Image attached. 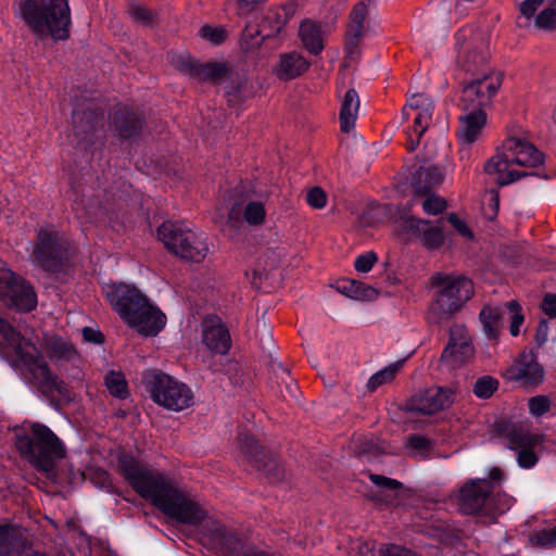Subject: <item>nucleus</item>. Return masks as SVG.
I'll use <instances>...</instances> for the list:
<instances>
[{"instance_id":"7c9ffc66","label":"nucleus","mask_w":556,"mask_h":556,"mask_svg":"<svg viewBox=\"0 0 556 556\" xmlns=\"http://www.w3.org/2000/svg\"><path fill=\"white\" fill-rule=\"evenodd\" d=\"M239 447L249 462L254 464V466L257 468H261L263 454L261 447L252 437L248 434H241L239 437Z\"/></svg>"},{"instance_id":"c9c22d12","label":"nucleus","mask_w":556,"mask_h":556,"mask_svg":"<svg viewBox=\"0 0 556 556\" xmlns=\"http://www.w3.org/2000/svg\"><path fill=\"white\" fill-rule=\"evenodd\" d=\"M47 353L51 358H66L70 359L75 354L73 348L65 341L59 338H53L47 343Z\"/></svg>"},{"instance_id":"f03ea898","label":"nucleus","mask_w":556,"mask_h":556,"mask_svg":"<svg viewBox=\"0 0 556 556\" xmlns=\"http://www.w3.org/2000/svg\"><path fill=\"white\" fill-rule=\"evenodd\" d=\"M103 292L114 311L139 334L153 337L165 327L166 316L134 286L109 283Z\"/></svg>"},{"instance_id":"79ce46f5","label":"nucleus","mask_w":556,"mask_h":556,"mask_svg":"<svg viewBox=\"0 0 556 556\" xmlns=\"http://www.w3.org/2000/svg\"><path fill=\"white\" fill-rule=\"evenodd\" d=\"M244 219L250 225L263 224L266 212L261 202H250L244 208Z\"/></svg>"},{"instance_id":"69168bd1","label":"nucleus","mask_w":556,"mask_h":556,"mask_svg":"<svg viewBox=\"0 0 556 556\" xmlns=\"http://www.w3.org/2000/svg\"><path fill=\"white\" fill-rule=\"evenodd\" d=\"M97 476H98V479H99V481H98V482H99L101 485H105V484H106V482H108V479H109V478H108V473H106L105 471H103V470H99V471H97Z\"/></svg>"},{"instance_id":"412c9836","label":"nucleus","mask_w":556,"mask_h":556,"mask_svg":"<svg viewBox=\"0 0 556 556\" xmlns=\"http://www.w3.org/2000/svg\"><path fill=\"white\" fill-rule=\"evenodd\" d=\"M403 226L412 233L420 237L421 242L428 249H437L444 242L442 229L437 226H431L427 220L414 216H406L403 218Z\"/></svg>"},{"instance_id":"a19ab883","label":"nucleus","mask_w":556,"mask_h":556,"mask_svg":"<svg viewBox=\"0 0 556 556\" xmlns=\"http://www.w3.org/2000/svg\"><path fill=\"white\" fill-rule=\"evenodd\" d=\"M534 25L540 29L556 27V1L535 16Z\"/></svg>"},{"instance_id":"864d4df0","label":"nucleus","mask_w":556,"mask_h":556,"mask_svg":"<svg viewBox=\"0 0 556 556\" xmlns=\"http://www.w3.org/2000/svg\"><path fill=\"white\" fill-rule=\"evenodd\" d=\"M447 220L451 223V225L458 231L459 235H462L465 238L471 239L472 232L469 229L468 225L465 220L460 219L455 214H450L447 217Z\"/></svg>"},{"instance_id":"473e14b6","label":"nucleus","mask_w":556,"mask_h":556,"mask_svg":"<svg viewBox=\"0 0 556 556\" xmlns=\"http://www.w3.org/2000/svg\"><path fill=\"white\" fill-rule=\"evenodd\" d=\"M22 279L9 268H0V301L12 300L10 293L14 291V288H18V282Z\"/></svg>"},{"instance_id":"4d7b16f0","label":"nucleus","mask_w":556,"mask_h":556,"mask_svg":"<svg viewBox=\"0 0 556 556\" xmlns=\"http://www.w3.org/2000/svg\"><path fill=\"white\" fill-rule=\"evenodd\" d=\"M429 445V441L420 435H413L408 439V446L417 452L425 451Z\"/></svg>"},{"instance_id":"338daca9","label":"nucleus","mask_w":556,"mask_h":556,"mask_svg":"<svg viewBox=\"0 0 556 556\" xmlns=\"http://www.w3.org/2000/svg\"><path fill=\"white\" fill-rule=\"evenodd\" d=\"M279 261L278 260H275L271 264H270V268H274L278 265Z\"/></svg>"},{"instance_id":"9b49d317","label":"nucleus","mask_w":556,"mask_h":556,"mask_svg":"<svg viewBox=\"0 0 556 556\" xmlns=\"http://www.w3.org/2000/svg\"><path fill=\"white\" fill-rule=\"evenodd\" d=\"M65 242L51 227L38 231L37 242L33 250V258L47 270H54L59 265Z\"/></svg>"},{"instance_id":"13d9d810","label":"nucleus","mask_w":556,"mask_h":556,"mask_svg":"<svg viewBox=\"0 0 556 556\" xmlns=\"http://www.w3.org/2000/svg\"><path fill=\"white\" fill-rule=\"evenodd\" d=\"M83 337L85 341L92 342V343H100L102 342V333L99 330H96L90 327H85L83 329Z\"/></svg>"},{"instance_id":"20e7f679","label":"nucleus","mask_w":556,"mask_h":556,"mask_svg":"<svg viewBox=\"0 0 556 556\" xmlns=\"http://www.w3.org/2000/svg\"><path fill=\"white\" fill-rule=\"evenodd\" d=\"M15 14L38 37L64 40L68 37V0H16Z\"/></svg>"},{"instance_id":"c03bdc74","label":"nucleus","mask_w":556,"mask_h":556,"mask_svg":"<svg viewBox=\"0 0 556 556\" xmlns=\"http://www.w3.org/2000/svg\"><path fill=\"white\" fill-rule=\"evenodd\" d=\"M421 206L426 214L438 215L446 208V201L438 194H430L422 200Z\"/></svg>"},{"instance_id":"393cba45","label":"nucleus","mask_w":556,"mask_h":556,"mask_svg":"<svg viewBox=\"0 0 556 556\" xmlns=\"http://www.w3.org/2000/svg\"><path fill=\"white\" fill-rule=\"evenodd\" d=\"M359 109V99L354 89L345 92L340 109V127L342 131H350L355 126Z\"/></svg>"},{"instance_id":"e433bc0d","label":"nucleus","mask_w":556,"mask_h":556,"mask_svg":"<svg viewBox=\"0 0 556 556\" xmlns=\"http://www.w3.org/2000/svg\"><path fill=\"white\" fill-rule=\"evenodd\" d=\"M115 126L122 137L128 138L141 128V121L132 113L125 118L115 116Z\"/></svg>"},{"instance_id":"c85d7f7f","label":"nucleus","mask_w":556,"mask_h":556,"mask_svg":"<svg viewBox=\"0 0 556 556\" xmlns=\"http://www.w3.org/2000/svg\"><path fill=\"white\" fill-rule=\"evenodd\" d=\"M281 25H278L276 29L270 31H265L264 27L258 29L257 27H253L252 25H248L241 36L240 47L242 50L250 52L258 48L262 41L265 38L274 36L276 33L280 30Z\"/></svg>"},{"instance_id":"f8f14e48","label":"nucleus","mask_w":556,"mask_h":556,"mask_svg":"<svg viewBox=\"0 0 556 556\" xmlns=\"http://www.w3.org/2000/svg\"><path fill=\"white\" fill-rule=\"evenodd\" d=\"M433 111L432 101L425 94H413L407 105L404 108L403 114L406 118L414 114V126L408 131V148L415 150L419 143L420 137L428 128Z\"/></svg>"},{"instance_id":"6e6552de","label":"nucleus","mask_w":556,"mask_h":556,"mask_svg":"<svg viewBox=\"0 0 556 556\" xmlns=\"http://www.w3.org/2000/svg\"><path fill=\"white\" fill-rule=\"evenodd\" d=\"M456 40V63L468 72L478 73L485 70L489 59V37L481 31H475L470 27H465L455 35Z\"/></svg>"},{"instance_id":"f257e3e1","label":"nucleus","mask_w":556,"mask_h":556,"mask_svg":"<svg viewBox=\"0 0 556 556\" xmlns=\"http://www.w3.org/2000/svg\"><path fill=\"white\" fill-rule=\"evenodd\" d=\"M544 154L523 134L508 136L484 165V170L505 186L528 175L544 163Z\"/></svg>"},{"instance_id":"0eeeda50","label":"nucleus","mask_w":556,"mask_h":556,"mask_svg":"<svg viewBox=\"0 0 556 556\" xmlns=\"http://www.w3.org/2000/svg\"><path fill=\"white\" fill-rule=\"evenodd\" d=\"M21 452L40 470L50 473L55 460L64 456V447L56 435L46 426L35 424L28 438L18 442Z\"/></svg>"},{"instance_id":"1a4fd4ad","label":"nucleus","mask_w":556,"mask_h":556,"mask_svg":"<svg viewBox=\"0 0 556 556\" xmlns=\"http://www.w3.org/2000/svg\"><path fill=\"white\" fill-rule=\"evenodd\" d=\"M151 397L157 405L180 412L193 404V392L184 382L168 375H157L151 389Z\"/></svg>"},{"instance_id":"6e6d98bb","label":"nucleus","mask_w":556,"mask_h":556,"mask_svg":"<svg viewBox=\"0 0 556 556\" xmlns=\"http://www.w3.org/2000/svg\"><path fill=\"white\" fill-rule=\"evenodd\" d=\"M542 308L544 313L551 317H556V294L545 295Z\"/></svg>"},{"instance_id":"c756f323","label":"nucleus","mask_w":556,"mask_h":556,"mask_svg":"<svg viewBox=\"0 0 556 556\" xmlns=\"http://www.w3.org/2000/svg\"><path fill=\"white\" fill-rule=\"evenodd\" d=\"M22 539V531L13 526H0V556H8Z\"/></svg>"},{"instance_id":"774afa93","label":"nucleus","mask_w":556,"mask_h":556,"mask_svg":"<svg viewBox=\"0 0 556 556\" xmlns=\"http://www.w3.org/2000/svg\"><path fill=\"white\" fill-rule=\"evenodd\" d=\"M35 556H45V555H35Z\"/></svg>"},{"instance_id":"39448f33","label":"nucleus","mask_w":556,"mask_h":556,"mask_svg":"<svg viewBox=\"0 0 556 556\" xmlns=\"http://www.w3.org/2000/svg\"><path fill=\"white\" fill-rule=\"evenodd\" d=\"M431 282L435 291L428 309V320L432 324L450 319L473 295V285L464 276L438 273Z\"/></svg>"},{"instance_id":"603ef678","label":"nucleus","mask_w":556,"mask_h":556,"mask_svg":"<svg viewBox=\"0 0 556 556\" xmlns=\"http://www.w3.org/2000/svg\"><path fill=\"white\" fill-rule=\"evenodd\" d=\"M544 1L545 0H523L519 4L521 15L527 20H530Z\"/></svg>"},{"instance_id":"052dcab7","label":"nucleus","mask_w":556,"mask_h":556,"mask_svg":"<svg viewBox=\"0 0 556 556\" xmlns=\"http://www.w3.org/2000/svg\"><path fill=\"white\" fill-rule=\"evenodd\" d=\"M548 326L546 321H541L536 329L535 340L538 344H543L547 340Z\"/></svg>"},{"instance_id":"2eb2a0df","label":"nucleus","mask_w":556,"mask_h":556,"mask_svg":"<svg viewBox=\"0 0 556 556\" xmlns=\"http://www.w3.org/2000/svg\"><path fill=\"white\" fill-rule=\"evenodd\" d=\"M486 127V114L483 109L472 108L463 110L459 116L457 138L463 146L470 147L479 141Z\"/></svg>"},{"instance_id":"5701e85b","label":"nucleus","mask_w":556,"mask_h":556,"mask_svg":"<svg viewBox=\"0 0 556 556\" xmlns=\"http://www.w3.org/2000/svg\"><path fill=\"white\" fill-rule=\"evenodd\" d=\"M328 30L320 23L305 20L299 27V36L304 48L312 54H319L324 49V42Z\"/></svg>"},{"instance_id":"f3484780","label":"nucleus","mask_w":556,"mask_h":556,"mask_svg":"<svg viewBox=\"0 0 556 556\" xmlns=\"http://www.w3.org/2000/svg\"><path fill=\"white\" fill-rule=\"evenodd\" d=\"M202 343L213 354L225 355L229 351L230 336L219 318L207 317L203 320Z\"/></svg>"},{"instance_id":"a211bd4d","label":"nucleus","mask_w":556,"mask_h":556,"mask_svg":"<svg viewBox=\"0 0 556 556\" xmlns=\"http://www.w3.org/2000/svg\"><path fill=\"white\" fill-rule=\"evenodd\" d=\"M371 3L363 0L356 3L350 13V23L345 35V51L352 56L364 36V22L370 14Z\"/></svg>"},{"instance_id":"a878e982","label":"nucleus","mask_w":556,"mask_h":556,"mask_svg":"<svg viewBox=\"0 0 556 556\" xmlns=\"http://www.w3.org/2000/svg\"><path fill=\"white\" fill-rule=\"evenodd\" d=\"M505 313V305L503 306H484L480 312V320L483 326L484 333L490 339H495L502 328V317Z\"/></svg>"},{"instance_id":"6ab92c4d","label":"nucleus","mask_w":556,"mask_h":556,"mask_svg":"<svg viewBox=\"0 0 556 556\" xmlns=\"http://www.w3.org/2000/svg\"><path fill=\"white\" fill-rule=\"evenodd\" d=\"M453 401L451 390L433 387L417 395L412 400V409L422 414H434L445 407H448Z\"/></svg>"},{"instance_id":"b1692460","label":"nucleus","mask_w":556,"mask_h":556,"mask_svg":"<svg viewBox=\"0 0 556 556\" xmlns=\"http://www.w3.org/2000/svg\"><path fill=\"white\" fill-rule=\"evenodd\" d=\"M10 293L12 300L1 301L4 305L18 312H30L37 306V295L34 288L24 279L18 282V288H14Z\"/></svg>"},{"instance_id":"72a5a7b5","label":"nucleus","mask_w":556,"mask_h":556,"mask_svg":"<svg viewBox=\"0 0 556 556\" xmlns=\"http://www.w3.org/2000/svg\"><path fill=\"white\" fill-rule=\"evenodd\" d=\"M105 386L109 392L116 397L124 399L128 394L127 382L124 375L119 371L112 370L105 376Z\"/></svg>"},{"instance_id":"dca6fc26","label":"nucleus","mask_w":556,"mask_h":556,"mask_svg":"<svg viewBox=\"0 0 556 556\" xmlns=\"http://www.w3.org/2000/svg\"><path fill=\"white\" fill-rule=\"evenodd\" d=\"M509 448L517 451V462L521 468L529 469L533 467L538 457L534 448L542 443L539 434L530 433L522 429L514 430L508 435Z\"/></svg>"},{"instance_id":"09e8293b","label":"nucleus","mask_w":556,"mask_h":556,"mask_svg":"<svg viewBox=\"0 0 556 556\" xmlns=\"http://www.w3.org/2000/svg\"><path fill=\"white\" fill-rule=\"evenodd\" d=\"M529 412L539 417L545 414L551 407V400L545 395H536L529 400Z\"/></svg>"},{"instance_id":"0e129e2a","label":"nucleus","mask_w":556,"mask_h":556,"mask_svg":"<svg viewBox=\"0 0 556 556\" xmlns=\"http://www.w3.org/2000/svg\"><path fill=\"white\" fill-rule=\"evenodd\" d=\"M502 478V471L501 469L498 468H493L491 471H490V479L492 481H497Z\"/></svg>"},{"instance_id":"49530a36","label":"nucleus","mask_w":556,"mask_h":556,"mask_svg":"<svg viewBox=\"0 0 556 556\" xmlns=\"http://www.w3.org/2000/svg\"><path fill=\"white\" fill-rule=\"evenodd\" d=\"M514 502H515V500L507 494L493 495V492H492L490 506H489V513L492 510H495L498 514H502V513L508 510L513 506Z\"/></svg>"},{"instance_id":"4c0bfd02","label":"nucleus","mask_w":556,"mask_h":556,"mask_svg":"<svg viewBox=\"0 0 556 556\" xmlns=\"http://www.w3.org/2000/svg\"><path fill=\"white\" fill-rule=\"evenodd\" d=\"M199 36L213 45H219L227 38V29L224 26L203 25Z\"/></svg>"},{"instance_id":"f704fd0d","label":"nucleus","mask_w":556,"mask_h":556,"mask_svg":"<svg viewBox=\"0 0 556 556\" xmlns=\"http://www.w3.org/2000/svg\"><path fill=\"white\" fill-rule=\"evenodd\" d=\"M226 72L227 67L225 64L208 63L197 68L194 75L199 80L216 81L222 78Z\"/></svg>"},{"instance_id":"423d86ee","label":"nucleus","mask_w":556,"mask_h":556,"mask_svg":"<svg viewBox=\"0 0 556 556\" xmlns=\"http://www.w3.org/2000/svg\"><path fill=\"white\" fill-rule=\"evenodd\" d=\"M156 235L169 253L184 261L201 263L211 252L205 233L181 223L164 222Z\"/></svg>"},{"instance_id":"cd10ccee","label":"nucleus","mask_w":556,"mask_h":556,"mask_svg":"<svg viewBox=\"0 0 556 556\" xmlns=\"http://www.w3.org/2000/svg\"><path fill=\"white\" fill-rule=\"evenodd\" d=\"M369 478L377 488L376 500L387 504L393 503L400 493V482L380 475H370Z\"/></svg>"},{"instance_id":"4468645a","label":"nucleus","mask_w":556,"mask_h":556,"mask_svg":"<svg viewBox=\"0 0 556 556\" xmlns=\"http://www.w3.org/2000/svg\"><path fill=\"white\" fill-rule=\"evenodd\" d=\"M473 355V346L467 329L463 325H454L450 330V339L442 353V359L453 367L460 366Z\"/></svg>"},{"instance_id":"9d476101","label":"nucleus","mask_w":556,"mask_h":556,"mask_svg":"<svg viewBox=\"0 0 556 556\" xmlns=\"http://www.w3.org/2000/svg\"><path fill=\"white\" fill-rule=\"evenodd\" d=\"M472 75L475 77L463 89L459 102L462 110L483 109L502 85V75L498 72L481 70Z\"/></svg>"},{"instance_id":"7ed1b4c3","label":"nucleus","mask_w":556,"mask_h":556,"mask_svg":"<svg viewBox=\"0 0 556 556\" xmlns=\"http://www.w3.org/2000/svg\"><path fill=\"white\" fill-rule=\"evenodd\" d=\"M0 353L17 366L43 392L60 390L55 376L50 371L38 349L25 340L0 316Z\"/></svg>"},{"instance_id":"e2e57ef3","label":"nucleus","mask_w":556,"mask_h":556,"mask_svg":"<svg viewBox=\"0 0 556 556\" xmlns=\"http://www.w3.org/2000/svg\"><path fill=\"white\" fill-rule=\"evenodd\" d=\"M131 15L141 22H148L150 20V12L142 7H135L131 9Z\"/></svg>"},{"instance_id":"8fccbe9b","label":"nucleus","mask_w":556,"mask_h":556,"mask_svg":"<svg viewBox=\"0 0 556 556\" xmlns=\"http://www.w3.org/2000/svg\"><path fill=\"white\" fill-rule=\"evenodd\" d=\"M376 262L377 255L374 252H367L355 258L354 267L359 273H368Z\"/></svg>"},{"instance_id":"2f4dec72","label":"nucleus","mask_w":556,"mask_h":556,"mask_svg":"<svg viewBox=\"0 0 556 556\" xmlns=\"http://www.w3.org/2000/svg\"><path fill=\"white\" fill-rule=\"evenodd\" d=\"M401 366L402 363L396 362L374 374L367 382V388L370 391H375L379 387L392 381L397 371L400 370Z\"/></svg>"},{"instance_id":"3c124183","label":"nucleus","mask_w":556,"mask_h":556,"mask_svg":"<svg viewBox=\"0 0 556 556\" xmlns=\"http://www.w3.org/2000/svg\"><path fill=\"white\" fill-rule=\"evenodd\" d=\"M326 200V193L320 188H313L306 194L307 203L314 208H323Z\"/></svg>"},{"instance_id":"a18cd8bd","label":"nucleus","mask_w":556,"mask_h":556,"mask_svg":"<svg viewBox=\"0 0 556 556\" xmlns=\"http://www.w3.org/2000/svg\"><path fill=\"white\" fill-rule=\"evenodd\" d=\"M531 542L535 545L549 547L556 544V526L545 528L531 536Z\"/></svg>"},{"instance_id":"aec40b11","label":"nucleus","mask_w":556,"mask_h":556,"mask_svg":"<svg viewBox=\"0 0 556 556\" xmlns=\"http://www.w3.org/2000/svg\"><path fill=\"white\" fill-rule=\"evenodd\" d=\"M543 369L532 353L520 354L505 371L509 380L522 381L523 383H538L543 379Z\"/></svg>"},{"instance_id":"de8ad7c7","label":"nucleus","mask_w":556,"mask_h":556,"mask_svg":"<svg viewBox=\"0 0 556 556\" xmlns=\"http://www.w3.org/2000/svg\"><path fill=\"white\" fill-rule=\"evenodd\" d=\"M74 210L78 218L85 219L86 222H93L102 211L99 205H85L84 203H75Z\"/></svg>"},{"instance_id":"58836bf2","label":"nucleus","mask_w":556,"mask_h":556,"mask_svg":"<svg viewBox=\"0 0 556 556\" xmlns=\"http://www.w3.org/2000/svg\"><path fill=\"white\" fill-rule=\"evenodd\" d=\"M445 175H446V169L443 167H440L438 165L421 166L418 169L419 179L424 178V176L429 177V180H427V184L432 186V188L442 184Z\"/></svg>"},{"instance_id":"bb28decb","label":"nucleus","mask_w":556,"mask_h":556,"mask_svg":"<svg viewBox=\"0 0 556 556\" xmlns=\"http://www.w3.org/2000/svg\"><path fill=\"white\" fill-rule=\"evenodd\" d=\"M337 289L345 296L358 301H374L378 296L375 288L356 280H343L339 282Z\"/></svg>"},{"instance_id":"37998d69","label":"nucleus","mask_w":556,"mask_h":556,"mask_svg":"<svg viewBox=\"0 0 556 556\" xmlns=\"http://www.w3.org/2000/svg\"><path fill=\"white\" fill-rule=\"evenodd\" d=\"M508 311L510 314V327L509 331L511 336L516 337L520 332V326L523 323V315L520 312L519 304L515 301L507 302L505 304V312Z\"/></svg>"},{"instance_id":"ddd939ff","label":"nucleus","mask_w":556,"mask_h":556,"mask_svg":"<svg viewBox=\"0 0 556 556\" xmlns=\"http://www.w3.org/2000/svg\"><path fill=\"white\" fill-rule=\"evenodd\" d=\"M493 482L476 479L466 483L459 491V507L465 514H476L485 509L489 513Z\"/></svg>"},{"instance_id":"5fc2aeb1","label":"nucleus","mask_w":556,"mask_h":556,"mask_svg":"<svg viewBox=\"0 0 556 556\" xmlns=\"http://www.w3.org/2000/svg\"><path fill=\"white\" fill-rule=\"evenodd\" d=\"M429 177L424 176V178L418 177V170L413 175L412 178V187L414 188L416 193H426L432 186L427 184Z\"/></svg>"},{"instance_id":"bf43d9fd","label":"nucleus","mask_w":556,"mask_h":556,"mask_svg":"<svg viewBox=\"0 0 556 556\" xmlns=\"http://www.w3.org/2000/svg\"><path fill=\"white\" fill-rule=\"evenodd\" d=\"M488 202H489V208H490V212H485V216L489 218V219H492L496 213H497V208H498V197L496 193H491L488 198Z\"/></svg>"},{"instance_id":"ea45409f","label":"nucleus","mask_w":556,"mask_h":556,"mask_svg":"<svg viewBox=\"0 0 556 556\" xmlns=\"http://www.w3.org/2000/svg\"><path fill=\"white\" fill-rule=\"evenodd\" d=\"M498 388L496 379L484 376L479 378L473 387V393L480 399H489Z\"/></svg>"},{"instance_id":"680f3d73","label":"nucleus","mask_w":556,"mask_h":556,"mask_svg":"<svg viewBox=\"0 0 556 556\" xmlns=\"http://www.w3.org/2000/svg\"><path fill=\"white\" fill-rule=\"evenodd\" d=\"M356 555L357 556H375L374 547L370 543L362 542L356 545Z\"/></svg>"},{"instance_id":"4be33fe9","label":"nucleus","mask_w":556,"mask_h":556,"mask_svg":"<svg viewBox=\"0 0 556 556\" xmlns=\"http://www.w3.org/2000/svg\"><path fill=\"white\" fill-rule=\"evenodd\" d=\"M309 67V62L299 52L282 53L273 72L280 80H291Z\"/></svg>"}]
</instances>
